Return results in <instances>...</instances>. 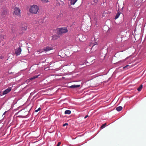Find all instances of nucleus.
<instances>
[{"mask_svg":"<svg viewBox=\"0 0 146 146\" xmlns=\"http://www.w3.org/2000/svg\"><path fill=\"white\" fill-rule=\"evenodd\" d=\"M5 10H4V11H3V13L4 12H5Z\"/></svg>","mask_w":146,"mask_h":146,"instance_id":"obj_29","label":"nucleus"},{"mask_svg":"<svg viewBox=\"0 0 146 146\" xmlns=\"http://www.w3.org/2000/svg\"><path fill=\"white\" fill-rule=\"evenodd\" d=\"M27 26L26 25V24H22L20 27V30L22 31L23 32H24L27 30Z\"/></svg>","mask_w":146,"mask_h":146,"instance_id":"obj_4","label":"nucleus"},{"mask_svg":"<svg viewBox=\"0 0 146 146\" xmlns=\"http://www.w3.org/2000/svg\"><path fill=\"white\" fill-rule=\"evenodd\" d=\"M143 88L142 85H141L138 88L137 90L138 91H141Z\"/></svg>","mask_w":146,"mask_h":146,"instance_id":"obj_16","label":"nucleus"},{"mask_svg":"<svg viewBox=\"0 0 146 146\" xmlns=\"http://www.w3.org/2000/svg\"><path fill=\"white\" fill-rule=\"evenodd\" d=\"M110 13L109 11H104V13H103V15H102V16L103 17H104L105 16V15H104L105 14H109V13Z\"/></svg>","mask_w":146,"mask_h":146,"instance_id":"obj_18","label":"nucleus"},{"mask_svg":"<svg viewBox=\"0 0 146 146\" xmlns=\"http://www.w3.org/2000/svg\"><path fill=\"white\" fill-rule=\"evenodd\" d=\"M60 35H58L57 34V35H54L52 36V40H54L57 39L58 38L60 37Z\"/></svg>","mask_w":146,"mask_h":146,"instance_id":"obj_9","label":"nucleus"},{"mask_svg":"<svg viewBox=\"0 0 146 146\" xmlns=\"http://www.w3.org/2000/svg\"><path fill=\"white\" fill-rule=\"evenodd\" d=\"M21 49L20 47L17 48L15 52L17 56L21 54Z\"/></svg>","mask_w":146,"mask_h":146,"instance_id":"obj_6","label":"nucleus"},{"mask_svg":"<svg viewBox=\"0 0 146 146\" xmlns=\"http://www.w3.org/2000/svg\"><path fill=\"white\" fill-rule=\"evenodd\" d=\"M106 125V123H105L104 124H103V125H102V126H101V128L102 129L104 128L105 127Z\"/></svg>","mask_w":146,"mask_h":146,"instance_id":"obj_20","label":"nucleus"},{"mask_svg":"<svg viewBox=\"0 0 146 146\" xmlns=\"http://www.w3.org/2000/svg\"><path fill=\"white\" fill-rule=\"evenodd\" d=\"M78 0H70V4L74 5Z\"/></svg>","mask_w":146,"mask_h":146,"instance_id":"obj_11","label":"nucleus"},{"mask_svg":"<svg viewBox=\"0 0 146 146\" xmlns=\"http://www.w3.org/2000/svg\"><path fill=\"white\" fill-rule=\"evenodd\" d=\"M41 109V108H39L38 110H36L35 111L36 112H38V111H40Z\"/></svg>","mask_w":146,"mask_h":146,"instance_id":"obj_22","label":"nucleus"},{"mask_svg":"<svg viewBox=\"0 0 146 146\" xmlns=\"http://www.w3.org/2000/svg\"><path fill=\"white\" fill-rule=\"evenodd\" d=\"M53 48L52 47H49V46H47L46 47H44L43 49H40L39 50V51H38L37 52H40V53H41L43 51H45L46 52H47L48 51H50L53 49Z\"/></svg>","mask_w":146,"mask_h":146,"instance_id":"obj_3","label":"nucleus"},{"mask_svg":"<svg viewBox=\"0 0 146 146\" xmlns=\"http://www.w3.org/2000/svg\"><path fill=\"white\" fill-rule=\"evenodd\" d=\"M90 45L91 46H92V50L93 49V50H94L95 48L98 46L97 42H95L94 43L91 42Z\"/></svg>","mask_w":146,"mask_h":146,"instance_id":"obj_7","label":"nucleus"},{"mask_svg":"<svg viewBox=\"0 0 146 146\" xmlns=\"http://www.w3.org/2000/svg\"><path fill=\"white\" fill-rule=\"evenodd\" d=\"M68 125V123H65V124H64L63 125V126H65L66 125Z\"/></svg>","mask_w":146,"mask_h":146,"instance_id":"obj_24","label":"nucleus"},{"mask_svg":"<svg viewBox=\"0 0 146 146\" xmlns=\"http://www.w3.org/2000/svg\"><path fill=\"white\" fill-rule=\"evenodd\" d=\"M61 142H59L58 143V144H57V145L56 146H60V144H61Z\"/></svg>","mask_w":146,"mask_h":146,"instance_id":"obj_23","label":"nucleus"},{"mask_svg":"<svg viewBox=\"0 0 146 146\" xmlns=\"http://www.w3.org/2000/svg\"><path fill=\"white\" fill-rule=\"evenodd\" d=\"M88 117V115H86L84 117V118L85 119H86V118L87 117Z\"/></svg>","mask_w":146,"mask_h":146,"instance_id":"obj_26","label":"nucleus"},{"mask_svg":"<svg viewBox=\"0 0 146 146\" xmlns=\"http://www.w3.org/2000/svg\"><path fill=\"white\" fill-rule=\"evenodd\" d=\"M14 12L15 15H18L20 14L21 10L19 8L16 7L14 9Z\"/></svg>","mask_w":146,"mask_h":146,"instance_id":"obj_5","label":"nucleus"},{"mask_svg":"<svg viewBox=\"0 0 146 146\" xmlns=\"http://www.w3.org/2000/svg\"><path fill=\"white\" fill-rule=\"evenodd\" d=\"M14 30H15L14 29H12V33H13V32H14Z\"/></svg>","mask_w":146,"mask_h":146,"instance_id":"obj_27","label":"nucleus"},{"mask_svg":"<svg viewBox=\"0 0 146 146\" xmlns=\"http://www.w3.org/2000/svg\"><path fill=\"white\" fill-rule=\"evenodd\" d=\"M122 107L121 106H119V107H117L116 108V110L118 111H121L122 109Z\"/></svg>","mask_w":146,"mask_h":146,"instance_id":"obj_13","label":"nucleus"},{"mask_svg":"<svg viewBox=\"0 0 146 146\" xmlns=\"http://www.w3.org/2000/svg\"><path fill=\"white\" fill-rule=\"evenodd\" d=\"M131 68V66H130L129 65H127L126 66H125L124 67H123V68L124 69H128L129 68Z\"/></svg>","mask_w":146,"mask_h":146,"instance_id":"obj_19","label":"nucleus"},{"mask_svg":"<svg viewBox=\"0 0 146 146\" xmlns=\"http://www.w3.org/2000/svg\"><path fill=\"white\" fill-rule=\"evenodd\" d=\"M11 90V88H9L5 90L3 92L2 95H4L8 93Z\"/></svg>","mask_w":146,"mask_h":146,"instance_id":"obj_8","label":"nucleus"},{"mask_svg":"<svg viewBox=\"0 0 146 146\" xmlns=\"http://www.w3.org/2000/svg\"><path fill=\"white\" fill-rule=\"evenodd\" d=\"M42 23V20L41 19H38V23H37L40 25Z\"/></svg>","mask_w":146,"mask_h":146,"instance_id":"obj_17","label":"nucleus"},{"mask_svg":"<svg viewBox=\"0 0 146 146\" xmlns=\"http://www.w3.org/2000/svg\"><path fill=\"white\" fill-rule=\"evenodd\" d=\"M6 112V111H5L4 113L3 114H5V113Z\"/></svg>","mask_w":146,"mask_h":146,"instance_id":"obj_28","label":"nucleus"},{"mask_svg":"<svg viewBox=\"0 0 146 146\" xmlns=\"http://www.w3.org/2000/svg\"><path fill=\"white\" fill-rule=\"evenodd\" d=\"M39 76V75H36V76H33V77H32V78H30L29 80H32L34 79H35L38 78V77Z\"/></svg>","mask_w":146,"mask_h":146,"instance_id":"obj_12","label":"nucleus"},{"mask_svg":"<svg viewBox=\"0 0 146 146\" xmlns=\"http://www.w3.org/2000/svg\"><path fill=\"white\" fill-rule=\"evenodd\" d=\"M121 13L120 12H118L116 14L115 18H118Z\"/></svg>","mask_w":146,"mask_h":146,"instance_id":"obj_15","label":"nucleus"},{"mask_svg":"<svg viewBox=\"0 0 146 146\" xmlns=\"http://www.w3.org/2000/svg\"><path fill=\"white\" fill-rule=\"evenodd\" d=\"M25 113H26L25 115L28 114L29 113V111H26L25 112Z\"/></svg>","mask_w":146,"mask_h":146,"instance_id":"obj_25","label":"nucleus"},{"mask_svg":"<svg viewBox=\"0 0 146 146\" xmlns=\"http://www.w3.org/2000/svg\"><path fill=\"white\" fill-rule=\"evenodd\" d=\"M71 113V111L70 110H66L64 112V113L66 114H70Z\"/></svg>","mask_w":146,"mask_h":146,"instance_id":"obj_14","label":"nucleus"},{"mask_svg":"<svg viewBox=\"0 0 146 146\" xmlns=\"http://www.w3.org/2000/svg\"><path fill=\"white\" fill-rule=\"evenodd\" d=\"M68 30L66 28H61L58 29L57 30V34L60 35V36L63 33H67Z\"/></svg>","mask_w":146,"mask_h":146,"instance_id":"obj_2","label":"nucleus"},{"mask_svg":"<svg viewBox=\"0 0 146 146\" xmlns=\"http://www.w3.org/2000/svg\"><path fill=\"white\" fill-rule=\"evenodd\" d=\"M39 8L38 6L36 5H33L31 7L29 10L30 12L33 14H36L38 11Z\"/></svg>","mask_w":146,"mask_h":146,"instance_id":"obj_1","label":"nucleus"},{"mask_svg":"<svg viewBox=\"0 0 146 146\" xmlns=\"http://www.w3.org/2000/svg\"><path fill=\"white\" fill-rule=\"evenodd\" d=\"M80 86V85H73L70 86V88H75L79 87Z\"/></svg>","mask_w":146,"mask_h":146,"instance_id":"obj_10","label":"nucleus"},{"mask_svg":"<svg viewBox=\"0 0 146 146\" xmlns=\"http://www.w3.org/2000/svg\"><path fill=\"white\" fill-rule=\"evenodd\" d=\"M44 3H47L48 2V0H41Z\"/></svg>","mask_w":146,"mask_h":146,"instance_id":"obj_21","label":"nucleus"}]
</instances>
